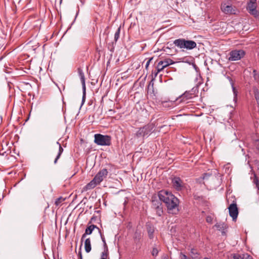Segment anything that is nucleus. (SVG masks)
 <instances>
[{"label":"nucleus","mask_w":259,"mask_h":259,"mask_svg":"<svg viewBox=\"0 0 259 259\" xmlns=\"http://www.w3.org/2000/svg\"><path fill=\"white\" fill-rule=\"evenodd\" d=\"M63 152V148L61 146V144H59V151H58V154L54 160L55 164L57 163L58 160L60 158Z\"/></svg>","instance_id":"aec40b11"},{"label":"nucleus","mask_w":259,"mask_h":259,"mask_svg":"<svg viewBox=\"0 0 259 259\" xmlns=\"http://www.w3.org/2000/svg\"><path fill=\"white\" fill-rule=\"evenodd\" d=\"M227 78L229 79V81L230 82V84H231V85L232 86L233 92V94H234V97L235 98L237 96V92L235 88L234 87V81H233V80H232V79L230 77L228 76Z\"/></svg>","instance_id":"5701e85b"},{"label":"nucleus","mask_w":259,"mask_h":259,"mask_svg":"<svg viewBox=\"0 0 259 259\" xmlns=\"http://www.w3.org/2000/svg\"><path fill=\"white\" fill-rule=\"evenodd\" d=\"M245 259H252V258L249 255H247Z\"/></svg>","instance_id":"a19ab883"},{"label":"nucleus","mask_w":259,"mask_h":259,"mask_svg":"<svg viewBox=\"0 0 259 259\" xmlns=\"http://www.w3.org/2000/svg\"><path fill=\"white\" fill-rule=\"evenodd\" d=\"M172 184L173 187L177 191L181 190L184 187L183 181L179 177H175L172 180Z\"/></svg>","instance_id":"9b49d317"},{"label":"nucleus","mask_w":259,"mask_h":259,"mask_svg":"<svg viewBox=\"0 0 259 259\" xmlns=\"http://www.w3.org/2000/svg\"><path fill=\"white\" fill-rule=\"evenodd\" d=\"M181 259H189V258L186 255L182 254V256H181Z\"/></svg>","instance_id":"58836bf2"},{"label":"nucleus","mask_w":259,"mask_h":259,"mask_svg":"<svg viewBox=\"0 0 259 259\" xmlns=\"http://www.w3.org/2000/svg\"><path fill=\"white\" fill-rule=\"evenodd\" d=\"M164 68L163 67V66L162 65H160V62H159L158 64H157L156 71L155 73V76H156L157 75V74L159 72L162 71Z\"/></svg>","instance_id":"cd10ccee"},{"label":"nucleus","mask_w":259,"mask_h":259,"mask_svg":"<svg viewBox=\"0 0 259 259\" xmlns=\"http://www.w3.org/2000/svg\"><path fill=\"white\" fill-rule=\"evenodd\" d=\"M198 87L195 86L193 87L191 90L186 91L184 94L181 95L177 99V100H180V102H187L188 100L192 99L198 96Z\"/></svg>","instance_id":"7ed1b4c3"},{"label":"nucleus","mask_w":259,"mask_h":259,"mask_svg":"<svg viewBox=\"0 0 259 259\" xmlns=\"http://www.w3.org/2000/svg\"><path fill=\"white\" fill-rule=\"evenodd\" d=\"M228 209L230 216L232 217L233 221H236L238 215V209L236 203L231 204Z\"/></svg>","instance_id":"1a4fd4ad"},{"label":"nucleus","mask_w":259,"mask_h":259,"mask_svg":"<svg viewBox=\"0 0 259 259\" xmlns=\"http://www.w3.org/2000/svg\"><path fill=\"white\" fill-rule=\"evenodd\" d=\"M174 63V62L171 59H166L164 60L163 61H160V64L162 65L164 68L173 64Z\"/></svg>","instance_id":"f3484780"},{"label":"nucleus","mask_w":259,"mask_h":259,"mask_svg":"<svg viewBox=\"0 0 259 259\" xmlns=\"http://www.w3.org/2000/svg\"><path fill=\"white\" fill-rule=\"evenodd\" d=\"M258 193L259 194V188L258 189Z\"/></svg>","instance_id":"de8ad7c7"},{"label":"nucleus","mask_w":259,"mask_h":259,"mask_svg":"<svg viewBox=\"0 0 259 259\" xmlns=\"http://www.w3.org/2000/svg\"><path fill=\"white\" fill-rule=\"evenodd\" d=\"M78 256H79L80 259H82V254H81V251H79V252H78Z\"/></svg>","instance_id":"ea45409f"},{"label":"nucleus","mask_w":259,"mask_h":259,"mask_svg":"<svg viewBox=\"0 0 259 259\" xmlns=\"http://www.w3.org/2000/svg\"><path fill=\"white\" fill-rule=\"evenodd\" d=\"M252 74L254 80L258 82L259 81V73L255 69H254Z\"/></svg>","instance_id":"bb28decb"},{"label":"nucleus","mask_w":259,"mask_h":259,"mask_svg":"<svg viewBox=\"0 0 259 259\" xmlns=\"http://www.w3.org/2000/svg\"><path fill=\"white\" fill-rule=\"evenodd\" d=\"M77 71L80 78V80L82 86V89L84 91L85 90V84L84 73L82 69H81L80 68H78Z\"/></svg>","instance_id":"4468645a"},{"label":"nucleus","mask_w":259,"mask_h":259,"mask_svg":"<svg viewBox=\"0 0 259 259\" xmlns=\"http://www.w3.org/2000/svg\"><path fill=\"white\" fill-rule=\"evenodd\" d=\"M248 13L255 18L259 19V11L256 10V8L250 11Z\"/></svg>","instance_id":"4be33fe9"},{"label":"nucleus","mask_w":259,"mask_h":259,"mask_svg":"<svg viewBox=\"0 0 259 259\" xmlns=\"http://www.w3.org/2000/svg\"><path fill=\"white\" fill-rule=\"evenodd\" d=\"M120 27H118L114 34V40L115 42L117 41L119 37L120 33Z\"/></svg>","instance_id":"c85d7f7f"},{"label":"nucleus","mask_w":259,"mask_h":259,"mask_svg":"<svg viewBox=\"0 0 259 259\" xmlns=\"http://www.w3.org/2000/svg\"><path fill=\"white\" fill-rule=\"evenodd\" d=\"M142 237L141 233L138 230H136L134 235V239L135 241H139Z\"/></svg>","instance_id":"412c9836"},{"label":"nucleus","mask_w":259,"mask_h":259,"mask_svg":"<svg viewBox=\"0 0 259 259\" xmlns=\"http://www.w3.org/2000/svg\"><path fill=\"white\" fill-rule=\"evenodd\" d=\"M153 59V58H150L146 63V68H147L148 66H149L151 61Z\"/></svg>","instance_id":"4c0bfd02"},{"label":"nucleus","mask_w":259,"mask_h":259,"mask_svg":"<svg viewBox=\"0 0 259 259\" xmlns=\"http://www.w3.org/2000/svg\"><path fill=\"white\" fill-rule=\"evenodd\" d=\"M252 91H253L255 99L257 102L258 106L259 107V90L256 87L253 86L252 88Z\"/></svg>","instance_id":"a211bd4d"},{"label":"nucleus","mask_w":259,"mask_h":259,"mask_svg":"<svg viewBox=\"0 0 259 259\" xmlns=\"http://www.w3.org/2000/svg\"><path fill=\"white\" fill-rule=\"evenodd\" d=\"M256 0H250L249 2L247 3L246 9L248 12L251 10H253V9H256Z\"/></svg>","instance_id":"2eb2a0df"},{"label":"nucleus","mask_w":259,"mask_h":259,"mask_svg":"<svg viewBox=\"0 0 259 259\" xmlns=\"http://www.w3.org/2000/svg\"><path fill=\"white\" fill-rule=\"evenodd\" d=\"M192 259H200V256L198 252L195 253L191 256Z\"/></svg>","instance_id":"473e14b6"},{"label":"nucleus","mask_w":259,"mask_h":259,"mask_svg":"<svg viewBox=\"0 0 259 259\" xmlns=\"http://www.w3.org/2000/svg\"><path fill=\"white\" fill-rule=\"evenodd\" d=\"M197 252H198L196 250V249H195L194 248H192L191 249V251H190V255H191V256H192L193 255L195 254V253H197Z\"/></svg>","instance_id":"c9c22d12"},{"label":"nucleus","mask_w":259,"mask_h":259,"mask_svg":"<svg viewBox=\"0 0 259 259\" xmlns=\"http://www.w3.org/2000/svg\"><path fill=\"white\" fill-rule=\"evenodd\" d=\"M97 228L99 229L98 227L95 225H91L89 226L85 229L84 233L82 235L81 240L83 241V239H84L87 235H90L92 233L94 229Z\"/></svg>","instance_id":"f8f14e48"},{"label":"nucleus","mask_w":259,"mask_h":259,"mask_svg":"<svg viewBox=\"0 0 259 259\" xmlns=\"http://www.w3.org/2000/svg\"><path fill=\"white\" fill-rule=\"evenodd\" d=\"M64 200V199H63L62 197H60L56 199L55 204L56 205L58 206Z\"/></svg>","instance_id":"7c9ffc66"},{"label":"nucleus","mask_w":259,"mask_h":259,"mask_svg":"<svg viewBox=\"0 0 259 259\" xmlns=\"http://www.w3.org/2000/svg\"><path fill=\"white\" fill-rule=\"evenodd\" d=\"M246 258L243 256H241V255L238 254H235L233 256V259H245Z\"/></svg>","instance_id":"2f4dec72"},{"label":"nucleus","mask_w":259,"mask_h":259,"mask_svg":"<svg viewBox=\"0 0 259 259\" xmlns=\"http://www.w3.org/2000/svg\"><path fill=\"white\" fill-rule=\"evenodd\" d=\"M152 129L153 127L151 125L147 124L139 129L136 133V136L138 138H140L149 135L151 133Z\"/></svg>","instance_id":"6e6552de"},{"label":"nucleus","mask_w":259,"mask_h":259,"mask_svg":"<svg viewBox=\"0 0 259 259\" xmlns=\"http://www.w3.org/2000/svg\"><path fill=\"white\" fill-rule=\"evenodd\" d=\"M147 229L149 238L150 239H153L154 238V232L155 231L154 227L151 225H147Z\"/></svg>","instance_id":"dca6fc26"},{"label":"nucleus","mask_w":259,"mask_h":259,"mask_svg":"<svg viewBox=\"0 0 259 259\" xmlns=\"http://www.w3.org/2000/svg\"><path fill=\"white\" fill-rule=\"evenodd\" d=\"M222 11L225 14H233L235 13V7H233L229 0H225L221 5Z\"/></svg>","instance_id":"39448f33"},{"label":"nucleus","mask_w":259,"mask_h":259,"mask_svg":"<svg viewBox=\"0 0 259 259\" xmlns=\"http://www.w3.org/2000/svg\"><path fill=\"white\" fill-rule=\"evenodd\" d=\"M99 184L96 181L94 178L91 181H90L87 185H86L83 188V191H87L89 190L94 188L96 186Z\"/></svg>","instance_id":"ddd939ff"},{"label":"nucleus","mask_w":259,"mask_h":259,"mask_svg":"<svg viewBox=\"0 0 259 259\" xmlns=\"http://www.w3.org/2000/svg\"><path fill=\"white\" fill-rule=\"evenodd\" d=\"M108 174L107 169L106 168H103L99 170L94 178L100 184L107 177Z\"/></svg>","instance_id":"9d476101"},{"label":"nucleus","mask_w":259,"mask_h":259,"mask_svg":"<svg viewBox=\"0 0 259 259\" xmlns=\"http://www.w3.org/2000/svg\"><path fill=\"white\" fill-rule=\"evenodd\" d=\"M245 55V52L242 50H234L229 53V60L235 61L240 60Z\"/></svg>","instance_id":"423d86ee"},{"label":"nucleus","mask_w":259,"mask_h":259,"mask_svg":"<svg viewBox=\"0 0 259 259\" xmlns=\"http://www.w3.org/2000/svg\"><path fill=\"white\" fill-rule=\"evenodd\" d=\"M161 104L164 107H170L171 106L172 103L169 101H161Z\"/></svg>","instance_id":"a878e982"},{"label":"nucleus","mask_w":259,"mask_h":259,"mask_svg":"<svg viewBox=\"0 0 259 259\" xmlns=\"http://www.w3.org/2000/svg\"><path fill=\"white\" fill-rule=\"evenodd\" d=\"M85 90H84H84H83V96H82V104H83L85 101Z\"/></svg>","instance_id":"e433bc0d"},{"label":"nucleus","mask_w":259,"mask_h":259,"mask_svg":"<svg viewBox=\"0 0 259 259\" xmlns=\"http://www.w3.org/2000/svg\"><path fill=\"white\" fill-rule=\"evenodd\" d=\"M161 201L160 199L158 200L153 197L152 200V207L154 209L158 216H161L163 213V208Z\"/></svg>","instance_id":"0eeeda50"},{"label":"nucleus","mask_w":259,"mask_h":259,"mask_svg":"<svg viewBox=\"0 0 259 259\" xmlns=\"http://www.w3.org/2000/svg\"><path fill=\"white\" fill-rule=\"evenodd\" d=\"M84 248L85 250L87 253H89L91 250V240L90 238H87L85 239L84 242Z\"/></svg>","instance_id":"6ab92c4d"},{"label":"nucleus","mask_w":259,"mask_h":259,"mask_svg":"<svg viewBox=\"0 0 259 259\" xmlns=\"http://www.w3.org/2000/svg\"><path fill=\"white\" fill-rule=\"evenodd\" d=\"M158 196L159 199L165 203L168 213L176 214L178 213L179 200L174 195L163 190L158 192Z\"/></svg>","instance_id":"f257e3e1"},{"label":"nucleus","mask_w":259,"mask_h":259,"mask_svg":"<svg viewBox=\"0 0 259 259\" xmlns=\"http://www.w3.org/2000/svg\"><path fill=\"white\" fill-rule=\"evenodd\" d=\"M94 219V217L92 218L91 220L92 221Z\"/></svg>","instance_id":"49530a36"},{"label":"nucleus","mask_w":259,"mask_h":259,"mask_svg":"<svg viewBox=\"0 0 259 259\" xmlns=\"http://www.w3.org/2000/svg\"><path fill=\"white\" fill-rule=\"evenodd\" d=\"M159 251V249L156 246V245L155 244V246L152 248L151 254L153 256L156 257L158 255Z\"/></svg>","instance_id":"b1692460"},{"label":"nucleus","mask_w":259,"mask_h":259,"mask_svg":"<svg viewBox=\"0 0 259 259\" xmlns=\"http://www.w3.org/2000/svg\"><path fill=\"white\" fill-rule=\"evenodd\" d=\"M99 232L100 233V235H101V239L103 242V246H104V249H108V246H107V245L106 243V241H105V237L104 236H103V235L102 234L101 232L100 231H99Z\"/></svg>","instance_id":"c756f323"},{"label":"nucleus","mask_w":259,"mask_h":259,"mask_svg":"<svg viewBox=\"0 0 259 259\" xmlns=\"http://www.w3.org/2000/svg\"><path fill=\"white\" fill-rule=\"evenodd\" d=\"M203 259H209L208 257H204Z\"/></svg>","instance_id":"a18cd8bd"},{"label":"nucleus","mask_w":259,"mask_h":259,"mask_svg":"<svg viewBox=\"0 0 259 259\" xmlns=\"http://www.w3.org/2000/svg\"><path fill=\"white\" fill-rule=\"evenodd\" d=\"M101 257L109 259L108 249H104V251L102 252Z\"/></svg>","instance_id":"393cba45"},{"label":"nucleus","mask_w":259,"mask_h":259,"mask_svg":"<svg viewBox=\"0 0 259 259\" xmlns=\"http://www.w3.org/2000/svg\"><path fill=\"white\" fill-rule=\"evenodd\" d=\"M211 176V175L210 174L205 173L203 174V179L204 180L208 179L209 177Z\"/></svg>","instance_id":"72a5a7b5"},{"label":"nucleus","mask_w":259,"mask_h":259,"mask_svg":"<svg viewBox=\"0 0 259 259\" xmlns=\"http://www.w3.org/2000/svg\"><path fill=\"white\" fill-rule=\"evenodd\" d=\"M174 44L180 49L192 50L196 47V43L191 40H186L184 38H179L174 41Z\"/></svg>","instance_id":"f03ea898"},{"label":"nucleus","mask_w":259,"mask_h":259,"mask_svg":"<svg viewBox=\"0 0 259 259\" xmlns=\"http://www.w3.org/2000/svg\"><path fill=\"white\" fill-rule=\"evenodd\" d=\"M94 137V142L98 145L110 146L111 144V138L109 136L97 134Z\"/></svg>","instance_id":"20e7f679"},{"label":"nucleus","mask_w":259,"mask_h":259,"mask_svg":"<svg viewBox=\"0 0 259 259\" xmlns=\"http://www.w3.org/2000/svg\"><path fill=\"white\" fill-rule=\"evenodd\" d=\"M206 221L208 223H211L212 221V218L211 216H207L206 218Z\"/></svg>","instance_id":"f704fd0d"},{"label":"nucleus","mask_w":259,"mask_h":259,"mask_svg":"<svg viewBox=\"0 0 259 259\" xmlns=\"http://www.w3.org/2000/svg\"><path fill=\"white\" fill-rule=\"evenodd\" d=\"M162 259H169V258H168V257L167 256H164V257H163V258H162Z\"/></svg>","instance_id":"79ce46f5"},{"label":"nucleus","mask_w":259,"mask_h":259,"mask_svg":"<svg viewBox=\"0 0 259 259\" xmlns=\"http://www.w3.org/2000/svg\"><path fill=\"white\" fill-rule=\"evenodd\" d=\"M57 144H58V145L59 146V144H60L59 143V142H57Z\"/></svg>","instance_id":"37998d69"},{"label":"nucleus","mask_w":259,"mask_h":259,"mask_svg":"<svg viewBox=\"0 0 259 259\" xmlns=\"http://www.w3.org/2000/svg\"><path fill=\"white\" fill-rule=\"evenodd\" d=\"M100 259H106V258H103V257H101Z\"/></svg>","instance_id":"c03bdc74"}]
</instances>
